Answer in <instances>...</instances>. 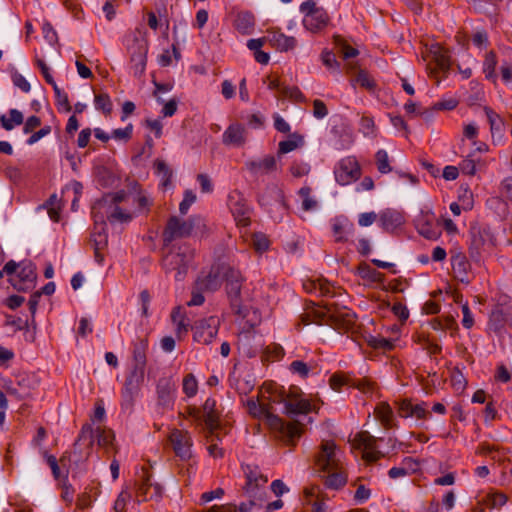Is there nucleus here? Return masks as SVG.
I'll return each mask as SVG.
<instances>
[{"mask_svg":"<svg viewBox=\"0 0 512 512\" xmlns=\"http://www.w3.org/2000/svg\"><path fill=\"white\" fill-rule=\"evenodd\" d=\"M484 111L486 113V116H487L489 124H490L492 136L497 134L499 137H501L502 132L504 130L503 120L500 118V116L497 113H495L489 107H485Z\"/></svg>","mask_w":512,"mask_h":512,"instance_id":"34","label":"nucleus"},{"mask_svg":"<svg viewBox=\"0 0 512 512\" xmlns=\"http://www.w3.org/2000/svg\"><path fill=\"white\" fill-rule=\"evenodd\" d=\"M38 385V380L33 375L21 374L17 377L16 384L12 381L5 384L6 392L15 396L18 400H24L32 395V391Z\"/></svg>","mask_w":512,"mask_h":512,"instance_id":"10","label":"nucleus"},{"mask_svg":"<svg viewBox=\"0 0 512 512\" xmlns=\"http://www.w3.org/2000/svg\"><path fill=\"white\" fill-rule=\"evenodd\" d=\"M144 374L145 373L131 370L129 375L126 377L124 389L122 392L123 400L121 404L124 410H132L135 398L139 394L141 385L144 381Z\"/></svg>","mask_w":512,"mask_h":512,"instance_id":"8","label":"nucleus"},{"mask_svg":"<svg viewBox=\"0 0 512 512\" xmlns=\"http://www.w3.org/2000/svg\"><path fill=\"white\" fill-rule=\"evenodd\" d=\"M381 227L387 232H393L404 223L400 212L387 209L380 214Z\"/></svg>","mask_w":512,"mask_h":512,"instance_id":"26","label":"nucleus"},{"mask_svg":"<svg viewBox=\"0 0 512 512\" xmlns=\"http://www.w3.org/2000/svg\"><path fill=\"white\" fill-rule=\"evenodd\" d=\"M279 402L284 404V413L292 419L298 415L307 414L311 411V404L309 401L298 399L292 393L286 397L281 395Z\"/></svg>","mask_w":512,"mask_h":512,"instance_id":"17","label":"nucleus"},{"mask_svg":"<svg viewBox=\"0 0 512 512\" xmlns=\"http://www.w3.org/2000/svg\"><path fill=\"white\" fill-rule=\"evenodd\" d=\"M368 344L375 349L391 350L394 347L392 341L383 337L370 336L367 340Z\"/></svg>","mask_w":512,"mask_h":512,"instance_id":"45","label":"nucleus"},{"mask_svg":"<svg viewBox=\"0 0 512 512\" xmlns=\"http://www.w3.org/2000/svg\"><path fill=\"white\" fill-rule=\"evenodd\" d=\"M147 348L148 342L146 339H138L135 342L133 349V371L145 373Z\"/></svg>","mask_w":512,"mask_h":512,"instance_id":"24","label":"nucleus"},{"mask_svg":"<svg viewBox=\"0 0 512 512\" xmlns=\"http://www.w3.org/2000/svg\"><path fill=\"white\" fill-rule=\"evenodd\" d=\"M254 26V17L248 12L239 13L235 19V27L242 34L251 32Z\"/></svg>","mask_w":512,"mask_h":512,"instance_id":"35","label":"nucleus"},{"mask_svg":"<svg viewBox=\"0 0 512 512\" xmlns=\"http://www.w3.org/2000/svg\"><path fill=\"white\" fill-rule=\"evenodd\" d=\"M107 219L110 223H127L131 221L132 216L130 213L124 212L120 207L114 206L111 212L108 214Z\"/></svg>","mask_w":512,"mask_h":512,"instance_id":"37","label":"nucleus"},{"mask_svg":"<svg viewBox=\"0 0 512 512\" xmlns=\"http://www.w3.org/2000/svg\"><path fill=\"white\" fill-rule=\"evenodd\" d=\"M95 105L97 109L102 110L106 115L112 111V103L108 94H98L95 96Z\"/></svg>","mask_w":512,"mask_h":512,"instance_id":"44","label":"nucleus"},{"mask_svg":"<svg viewBox=\"0 0 512 512\" xmlns=\"http://www.w3.org/2000/svg\"><path fill=\"white\" fill-rule=\"evenodd\" d=\"M219 272L222 275V279L226 282L225 288L232 310L239 318L246 319V325L249 329L254 328L259 324L260 317L258 310L241 306V289L244 280L241 273L227 264H220Z\"/></svg>","mask_w":512,"mask_h":512,"instance_id":"1","label":"nucleus"},{"mask_svg":"<svg viewBox=\"0 0 512 512\" xmlns=\"http://www.w3.org/2000/svg\"><path fill=\"white\" fill-rule=\"evenodd\" d=\"M105 223L102 222L100 225H95L94 233L91 241L94 245V257L95 260L101 264L104 260L103 255L100 253V250L107 245V236L105 234Z\"/></svg>","mask_w":512,"mask_h":512,"instance_id":"25","label":"nucleus"},{"mask_svg":"<svg viewBox=\"0 0 512 512\" xmlns=\"http://www.w3.org/2000/svg\"><path fill=\"white\" fill-rule=\"evenodd\" d=\"M154 165H155L157 173L162 175V178H163L162 185L167 187L171 182L172 170L168 167V165L163 160H160V159H157L155 161Z\"/></svg>","mask_w":512,"mask_h":512,"instance_id":"38","label":"nucleus"},{"mask_svg":"<svg viewBox=\"0 0 512 512\" xmlns=\"http://www.w3.org/2000/svg\"><path fill=\"white\" fill-rule=\"evenodd\" d=\"M253 247L257 252L262 253L268 249L269 240L264 234L256 233L253 236Z\"/></svg>","mask_w":512,"mask_h":512,"instance_id":"50","label":"nucleus"},{"mask_svg":"<svg viewBox=\"0 0 512 512\" xmlns=\"http://www.w3.org/2000/svg\"><path fill=\"white\" fill-rule=\"evenodd\" d=\"M360 126V130L365 136H369L374 133L375 124L372 118L363 116L361 118Z\"/></svg>","mask_w":512,"mask_h":512,"instance_id":"59","label":"nucleus"},{"mask_svg":"<svg viewBox=\"0 0 512 512\" xmlns=\"http://www.w3.org/2000/svg\"><path fill=\"white\" fill-rule=\"evenodd\" d=\"M220 320L216 316H210L207 319L199 320L195 323L194 339L204 344L210 343L218 333Z\"/></svg>","mask_w":512,"mask_h":512,"instance_id":"12","label":"nucleus"},{"mask_svg":"<svg viewBox=\"0 0 512 512\" xmlns=\"http://www.w3.org/2000/svg\"><path fill=\"white\" fill-rule=\"evenodd\" d=\"M194 258V250L183 244L175 250H171L163 258V267L167 273L175 272L174 279L182 281L188 271L189 264Z\"/></svg>","mask_w":512,"mask_h":512,"instance_id":"5","label":"nucleus"},{"mask_svg":"<svg viewBox=\"0 0 512 512\" xmlns=\"http://www.w3.org/2000/svg\"><path fill=\"white\" fill-rule=\"evenodd\" d=\"M419 233L427 239H437L439 236V231L433 228L429 222L422 223L418 226Z\"/></svg>","mask_w":512,"mask_h":512,"instance_id":"52","label":"nucleus"},{"mask_svg":"<svg viewBox=\"0 0 512 512\" xmlns=\"http://www.w3.org/2000/svg\"><path fill=\"white\" fill-rule=\"evenodd\" d=\"M97 437V443L100 446H107L112 443L113 435L110 432H106L101 428H97L95 431L92 426L86 424L82 427L80 435L74 446L80 441H88V446L91 447L94 443V438Z\"/></svg>","mask_w":512,"mask_h":512,"instance_id":"18","label":"nucleus"},{"mask_svg":"<svg viewBox=\"0 0 512 512\" xmlns=\"http://www.w3.org/2000/svg\"><path fill=\"white\" fill-rule=\"evenodd\" d=\"M148 47L147 33L139 28L127 37V52L136 77H141L145 72Z\"/></svg>","mask_w":512,"mask_h":512,"instance_id":"4","label":"nucleus"},{"mask_svg":"<svg viewBox=\"0 0 512 512\" xmlns=\"http://www.w3.org/2000/svg\"><path fill=\"white\" fill-rule=\"evenodd\" d=\"M176 383L172 377H161L157 382L158 404L163 407H169L173 403Z\"/></svg>","mask_w":512,"mask_h":512,"instance_id":"20","label":"nucleus"},{"mask_svg":"<svg viewBox=\"0 0 512 512\" xmlns=\"http://www.w3.org/2000/svg\"><path fill=\"white\" fill-rule=\"evenodd\" d=\"M143 481L139 485L138 493L144 496V500L159 499L162 495L163 488L159 484L150 483V475L147 470L142 469Z\"/></svg>","mask_w":512,"mask_h":512,"instance_id":"22","label":"nucleus"},{"mask_svg":"<svg viewBox=\"0 0 512 512\" xmlns=\"http://www.w3.org/2000/svg\"><path fill=\"white\" fill-rule=\"evenodd\" d=\"M429 54L441 71L444 73L449 71L451 65L450 57L443 47L439 44H433L429 49Z\"/></svg>","mask_w":512,"mask_h":512,"instance_id":"30","label":"nucleus"},{"mask_svg":"<svg viewBox=\"0 0 512 512\" xmlns=\"http://www.w3.org/2000/svg\"><path fill=\"white\" fill-rule=\"evenodd\" d=\"M300 10L305 13L303 23L308 30L314 31L326 24V14L316 7L313 0L303 2Z\"/></svg>","mask_w":512,"mask_h":512,"instance_id":"13","label":"nucleus"},{"mask_svg":"<svg viewBox=\"0 0 512 512\" xmlns=\"http://www.w3.org/2000/svg\"><path fill=\"white\" fill-rule=\"evenodd\" d=\"M376 164L380 173H389L392 168L389 165L388 154L385 150H378L376 155Z\"/></svg>","mask_w":512,"mask_h":512,"instance_id":"41","label":"nucleus"},{"mask_svg":"<svg viewBox=\"0 0 512 512\" xmlns=\"http://www.w3.org/2000/svg\"><path fill=\"white\" fill-rule=\"evenodd\" d=\"M336 445L332 441H327L321 445V454L317 458V465L322 471L329 472L337 469L339 460L335 453Z\"/></svg>","mask_w":512,"mask_h":512,"instance_id":"19","label":"nucleus"},{"mask_svg":"<svg viewBox=\"0 0 512 512\" xmlns=\"http://www.w3.org/2000/svg\"><path fill=\"white\" fill-rule=\"evenodd\" d=\"M392 311L401 321H405L409 317V311L402 303H395L392 307Z\"/></svg>","mask_w":512,"mask_h":512,"instance_id":"64","label":"nucleus"},{"mask_svg":"<svg viewBox=\"0 0 512 512\" xmlns=\"http://www.w3.org/2000/svg\"><path fill=\"white\" fill-rule=\"evenodd\" d=\"M197 389L198 383L195 376L192 373L187 374L183 379V392L188 397H193L194 395H196Z\"/></svg>","mask_w":512,"mask_h":512,"instance_id":"40","label":"nucleus"},{"mask_svg":"<svg viewBox=\"0 0 512 512\" xmlns=\"http://www.w3.org/2000/svg\"><path fill=\"white\" fill-rule=\"evenodd\" d=\"M352 385L363 393L372 392L374 388V383L371 382L368 378L355 380L353 381Z\"/></svg>","mask_w":512,"mask_h":512,"instance_id":"61","label":"nucleus"},{"mask_svg":"<svg viewBox=\"0 0 512 512\" xmlns=\"http://www.w3.org/2000/svg\"><path fill=\"white\" fill-rule=\"evenodd\" d=\"M451 382L455 390L462 391L466 387V380L462 372L455 368L452 372Z\"/></svg>","mask_w":512,"mask_h":512,"instance_id":"51","label":"nucleus"},{"mask_svg":"<svg viewBox=\"0 0 512 512\" xmlns=\"http://www.w3.org/2000/svg\"><path fill=\"white\" fill-rule=\"evenodd\" d=\"M132 129H133V126L132 124H129L126 128L124 129H115L113 132H112V137L117 139V140H124V141H128L130 138H131V135H132Z\"/></svg>","mask_w":512,"mask_h":512,"instance_id":"60","label":"nucleus"},{"mask_svg":"<svg viewBox=\"0 0 512 512\" xmlns=\"http://www.w3.org/2000/svg\"><path fill=\"white\" fill-rule=\"evenodd\" d=\"M40 293L34 292L29 301H28V307L31 313V324L33 325V329L36 328V322H35V314L37 311L38 303L40 300Z\"/></svg>","mask_w":512,"mask_h":512,"instance_id":"55","label":"nucleus"},{"mask_svg":"<svg viewBox=\"0 0 512 512\" xmlns=\"http://www.w3.org/2000/svg\"><path fill=\"white\" fill-rule=\"evenodd\" d=\"M290 171L295 177H302L309 173V165L303 162H293Z\"/></svg>","mask_w":512,"mask_h":512,"instance_id":"58","label":"nucleus"},{"mask_svg":"<svg viewBox=\"0 0 512 512\" xmlns=\"http://www.w3.org/2000/svg\"><path fill=\"white\" fill-rule=\"evenodd\" d=\"M290 371L299 374L302 378H307L310 372V367L301 360H295L290 364Z\"/></svg>","mask_w":512,"mask_h":512,"instance_id":"48","label":"nucleus"},{"mask_svg":"<svg viewBox=\"0 0 512 512\" xmlns=\"http://www.w3.org/2000/svg\"><path fill=\"white\" fill-rule=\"evenodd\" d=\"M269 42L280 51L292 50L295 48L297 43L294 37L286 36L279 31L270 32Z\"/></svg>","mask_w":512,"mask_h":512,"instance_id":"29","label":"nucleus"},{"mask_svg":"<svg viewBox=\"0 0 512 512\" xmlns=\"http://www.w3.org/2000/svg\"><path fill=\"white\" fill-rule=\"evenodd\" d=\"M305 143L304 136L294 132L289 135V138L285 141H281L278 145V157L282 155L292 152L300 147H302Z\"/></svg>","mask_w":512,"mask_h":512,"instance_id":"31","label":"nucleus"},{"mask_svg":"<svg viewBox=\"0 0 512 512\" xmlns=\"http://www.w3.org/2000/svg\"><path fill=\"white\" fill-rule=\"evenodd\" d=\"M325 483L329 488L339 489L345 485L346 477L342 473L334 472L328 475Z\"/></svg>","mask_w":512,"mask_h":512,"instance_id":"47","label":"nucleus"},{"mask_svg":"<svg viewBox=\"0 0 512 512\" xmlns=\"http://www.w3.org/2000/svg\"><path fill=\"white\" fill-rule=\"evenodd\" d=\"M169 440L178 457L183 460L191 458L192 438L188 431L174 429L169 436Z\"/></svg>","mask_w":512,"mask_h":512,"instance_id":"14","label":"nucleus"},{"mask_svg":"<svg viewBox=\"0 0 512 512\" xmlns=\"http://www.w3.org/2000/svg\"><path fill=\"white\" fill-rule=\"evenodd\" d=\"M216 401L208 398L203 405V421L211 436L218 427V414L215 411Z\"/></svg>","mask_w":512,"mask_h":512,"instance_id":"23","label":"nucleus"},{"mask_svg":"<svg viewBox=\"0 0 512 512\" xmlns=\"http://www.w3.org/2000/svg\"><path fill=\"white\" fill-rule=\"evenodd\" d=\"M195 226L194 218L191 217L187 220L181 221L176 216H171L168 219L167 225L163 231V242L169 245L177 238H185L191 235Z\"/></svg>","mask_w":512,"mask_h":512,"instance_id":"7","label":"nucleus"},{"mask_svg":"<svg viewBox=\"0 0 512 512\" xmlns=\"http://www.w3.org/2000/svg\"><path fill=\"white\" fill-rule=\"evenodd\" d=\"M356 82H358L362 87L372 90L375 87L374 81L369 77L368 73L365 70H359Z\"/></svg>","mask_w":512,"mask_h":512,"instance_id":"57","label":"nucleus"},{"mask_svg":"<svg viewBox=\"0 0 512 512\" xmlns=\"http://www.w3.org/2000/svg\"><path fill=\"white\" fill-rule=\"evenodd\" d=\"M322 61L323 64L329 69L338 70L340 67V63L336 60L335 54L331 51L324 50L322 52Z\"/></svg>","mask_w":512,"mask_h":512,"instance_id":"53","label":"nucleus"},{"mask_svg":"<svg viewBox=\"0 0 512 512\" xmlns=\"http://www.w3.org/2000/svg\"><path fill=\"white\" fill-rule=\"evenodd\" d=\"M315 322L320 325H330L344 332L353 331L356 325V314L345 306L335 302L325 301L312 311Z\"/></svg>","mask_w":512,"mask_h":512,"instance_id":"2","label":"nucleus"},{"mask_svg":"<svg viewBox=\"0 0 512 512\" xmlns=\"http://www.w3.org/2000/svg\"><path fill=\"white\" fill-rule=\"evenodd\" d=\"M359 271L363 277H367L372 281H378L381 276L380 273H378L376 270L370 269V267L365 263L359 266Z\"/></svg>","mask_w":512,"mask_h":512,"instance_id":"62","label":"nucleus"},{"mask_svg":"<svg viewBox=\"0 0 512 512\" xmlns=\"http://www.w3.org/2000/svg\"><path fill=\"white\" fill-rule=\"evenodd\" d=\"M334 42L338 47L341 48L344 59L353 58L359 54V51L347 45L341 36H334Z\"/></svg>","mask_w":512,"mask_h":512,"instance_id":"42","label":"nucleus"},{"mask_svg":"<svg viewBox=\"0 0 512 512\" xmlns=\"http://www.w3.org/2000/svg\"><path fill=\"white\" fill-rule=\"evenodd\" d=\"M266 482H267L266 477H264L262 475L257 476L256 473L250 471L249 473H247V482H246V485L244 486V490L249 495H253V494H255V491L260 486V483L264 484Z\"/></svg>","mask_w":512,"mask_h":512,"instance_id":"36","label":"nucleus"},{"mask_svg":"<svg viewBox=\"0 0 512 512\" xmlns=\"http://www.w3.org/2000/svg\"><path fill=\"white\" fill-rule=\"evenodd\" d=\"M311 188L302 187L299 190V195L302 197V208L305 211L313 210L317 206V201L310 197Z\"/></svg>","mask_w":512,"mask_h":512,"instance_id":"43","label":"nucleus"},{"mask_svg":"<svg viewBox=\"0 0 512 512\" xmlns=\"http://www.w3.org/2000/svg\"><path fill=\"white\" fill-rule=\"evenodd\" d=\"M245 128L240 124H232L223 134V143L240 147L245 143Z\"/></svg>","mask_w":512,"mask_h":512,"instance_id":"27","label":"nucleus"},{"mask_svg":"<svg viewBox=\"0 0 512 512\" xmlns=\"http://www.w3.org/2000/svg\"><path fill=\"white\" fill-rule=\"evenodd\" d=\"M376 414L385 427H387V428L391 427V420L393 417V412L388 404H385V403L381 404L376 409Z\"/></svg>","mask_w":512,"mask_h":512,"instance_id":"39","label":"nucleus"},{"mask_svg":"<svg viewBox=\"0 0 512 512\" xmlns=\"http://www.w3.org/2000/svg\"><path fill=\"white\" fill-rule=\"evenodd\" d=\"M471 243L469 247V255L472 260L479 262L482 253L492 245L490 233L480 227H472L470 229Z\"/></svg>","mask_w":512,"mask_h":512,"instance_id":"11","label":"nucleus"},{"mask_svg":"<svg viewBox=\"0 0 512 512\" xmlns=\"http://www.w3.org/2000/svg\"><path fill=\"white\" fill-rule=\"evenodd\" d=\"M313 115L316 117V118H323L325 117L327 114H328V110H327V107L325 105V103L321 100H314L313 102Z\"/></svg>","mask_w":512,"mask_h":512,"instance_id":"63","label":"nucleus"},{"mask_svg":"<svg viewBox=\"0 0 512 512\" xmlns=\"http://www.w3.org/2000/svg\"><path fill=\"white\" fill-rule=\"evenodd\" d=\"M350 442L353 448L364 451L363 458L367 462H375L383 456V454L377 450V439L367 431L357 433Z\"/></svg>","mask_w":512,"mask_h":512,"instance_id":"9","label":"nucleus"},{"mask_svg":"<svg viewBox=\"0 0 512 512\" xmlns=\"http://www.w3.org/2000/svg\"><path fill=\"white\" fill-rule=\"evenodd\" d=\"M496 64V54L493 51L488 52L484 61V72L487 78L494 77Z\"/></svg>","mask_w":512,"mask_h":512,"instance_id":"46","label":"nucleus"},{"mask_svg":"<svg viewBox=\"0 0 512 512\" xmlns=\"http://www.w3.org/2000/svg\"><path fill=\"white\" fill-rule=\"evenodd\" d=\"M281 95L285 96V97H289L296 101H304L303 94L301 93L299 88L295 87V86L294 87L283 86L281 88Z\"/></svg>","mask_w":512,"mask_h":512,"instance_id":"54","label":"nucleus"},{"mask_svg":"<svg viewBox=\"0 0 512 512\" xmlns=\"http://www.w3.org/2000/svg\"><path fill=\"white\" fill-rule=\"evenodd\" d=\"M361 174V166L354 156L341 159L334 169L335 180L342 186L357 181Z\"/></svg>","mask_w":512,"mask_h":512,"instance_id":"6","label":"nucleus"},{"mask_svg":"<svg viewBox=\"0 0 512 512\" xmlns=\"http://www.w3.org/2000/svg\"><path fill=\"white\" fill-rule=\"evenodd\" d=\"M126 196H127V193L125 191L121 190V191H118L115 193L106 194L103 197L102 201L104 203H110V204H113L114 206H117L118 203L125 200Z\"/></svg>","mask_w":512,"mask_h":512,"instance_id":"56","label":"nucleus"},{"mask_svg":"<svg viewBox=\"0 0 512 512\" xmlns=\"http://www.w3.org/2000/svg\"><path fill=\"white\" fill-rule=\"evenodd\" d=\"M196 201V195L193 191L191 190H186L184 192V199L182 200V202L180 203L179 205V211L182 215H185L190 206Z\"/></svg>","mask_w":512,"mask_h":512,"instance_id":"49","label":"nucleus"},{"mask_svg":"<svg viewBox=\"0 0 512 512\" xmlns=\"http://www.w3.org/2000/svg\"><path fill=\"white\" fill-rule=\"evenodd\" d=\"M507 323L512 328V302L498 304L490 314L489 327L495 332H501Z\"/></svg>","mask_w":512,"mask_h":512,"instance_id":"15","label":"nucleus"},{"mask_svg":"<svg viewBox=\"0 0 512 512\" xmlns=\"http://www.w3.org/2000/svg\"><path fill=\"white\" fill-rule=\"evenodd\" d=\"M247 169L254 175H267L277 170V160L272 155L246 162Z\"/></svg>","mask_w":512,"mask_h":512,"instance_id":"21","label":"nucleus"},{"mask_svg":"<svg viewBox=\"0 0 512 512\" xmlns=\"http://www.w3.org/2000/svg\"><path fill=\"white\" fill-rule=\"evenodd\" d=\"M220 277L222 278V275L219 272L218 265L211 269L209 274L199 282V285L203 290L216 291L221 285Z\"/></svg>","mask_w":512,"mask_h":512,"instance_id":"33","label":"nucleus"},{"mask_svg":"<svg viewBox=\"0 0 512 512\" xmlns=\"http://www.w3.org/2000/svg\"><path fill=\"white\" fill-rule=\"evenodd\" d=\"M246 407L249 414L253 417H264L267 424L272 429L277 430L287 444L294 445L296 440L300 437L301 430L298 427V422L285 423L281 418L271 412L269 405L258 403L254 399H249L246 402Z\"/></svg>","mask_w":512,"mask_h":512,"instance_id":"3","label":"nucleus"},{"mask_svg":"<svg viewBox=\"0 0 512 512\" xmlns=\"http://www.w3.org/2000/svg\"><path fill=\"white\" fill-rule=\"evenodd\" d=\"M451 265L454 273L461 279V281H463V278L467 275L470 268V264L466 256L461 252L452 255Z\"/></svg>","mask_w":512,"mask_h":512,"instance_id":"32","label":"nucleus"},{"mask_svg":"<svg viewBox=\"0 0 512 512\" xmlns=\"http://www.w3.org/2000/svg\"><path fill=\"white\" fill-rule=\"evenodd\" d=\"M20 268L21 269L17 275L19 280L14 281L13 279H10V283L18 291L25 292L34 287L37 274L35 266L31 262H22Z\"/></svg>","mask_w":512,"mask_h":512,"instance_id":"16","label":"nucleus"},{"mask_svg":"<svg viewBox=\"0 0 512 512\" xmlns=\"http://www.w3.org/2000/svg\"><path fill=\"white\" fill-rule=\"evenodd\" d=\"M230 209L239 224L243 226H247L249 224L250 209L245 203L244 199L238 198L234 200L232 197L230 202Z\"/></svg>","mask_w":512,"mask_h":512,"instance_id":"28","label":"nucleus"}]
</instances>
